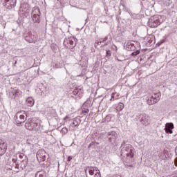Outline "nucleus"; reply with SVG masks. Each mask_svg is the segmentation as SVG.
<instances>
[{
	"label": "nucleus",
	"instance_id": "obj_1",
	"mask_svg": "<svg viewBox=\"0 0 177 177\" xmlns=\"http://www.w3.org/2000/svg\"><path fill=\"white\" fill-rule=\"evenodd\" d=\"M134 149L132 145L129 144H125V142H123L121 145V156L123 157H127V159L129 160V162H133V153Z\"/></svg>",
	"mask_w": 177,
	"mask_h": 177
},
{
	"label": "nucleus",
	"instance_id": "obj_2",
	"mask_svg": "<svg viewBox=\"0 0 177 177\" xmlns=\"http://www.w3.org/2000/svg\"><path fill=\"white\" fill-rule=\"evenodd\" d=\"M32 113L34 112L31 111H28V112L21 111L17 112L14 117V120H15L17 125H20L21 124H23V122H25L28 117H31Z\"/></svg>",
	"mask_w": 177,
	"mask_h": 177
},
{
	"label": "nucleus",
	"instance_id": "obj_3",
	"mask_svg": "<svg viewBox=\"0 0 177 177\" xmlns=\"http://www.w3.org/2000/svg\"><path fill=\"white\" fill-rule=\"evenodd\" d=\"M25 127L28 131H39L41 128V122L39 120L34 118L28 119L25 123Z\"/></svg>",
	"mask_w": 177,
	"mask_h": 177
},
{
	"label": "nucleus",
	"instance_id": "obj_4",
	"mask_svg": "<svg viewBox=\"0 0 177 177\" xmlns=\"http://www.w3.org/2000/svg\"><path fill=\"white\" fill-rule=\"evenodd\" d=\"M161 23H162V17L161 15H157L151 17L148 21V25L151 28H156V27H158Z\"/></svg>",
	"mask_w": 177,
	"mask_h": 177
},
{
	"label": "nucleus",
	"instance_id": "obj_5",
	"mask_svg": "<svg viewBox=\"0 0 177 177\" xmlns=\"http://www.w3.org/2000/svg\"><path fill=\"white\" fill-rule=\"evenodd\" d=\"M88 171V174H86V177H100V171L97 169L96 167H88L85 169V172Z\"/></svg>",
	"mask_w": 177,
	"mask_h": 177
},
{
	"label": "nucleus",
	"instance_id": "obj_6",
	"mask_svg": "<svg viewBox=\"0 0 177 177\" xmlns=\"http://www.w3.org/2000/svg\"><path fill=\"white\" fill-rule=\"evenodd\" d=\"M24 38L26 42H29V44H35L38 39L37 35L32 34L31 32H29L28 34H25L24 35Z\"/></svg>",
	"mask_w": 177,
	"mask_h": 177
},
{
	"label": "nucleus",
	"instance_id": "obj_7",
	"mask_svg": "<svg viewBox=\"0 0 177 177\" xmlns=\"http://www.w3.org/2000/svg\"><path fill=\"white\" fill-rule=\"evenodd\" d=\"M149 118H150L149 117V115H147L146 113H142L137 115L138 121L141 122L142 125H145V127L149 125Z\"/></svg>",
	"mask_w": 177,
	"mask_h": 177
},
{
	"label": "nucleus",
	"instance_id": "obj_8",
	"mask_svg": "<svg viewBox=\"0 0 177 177\" xmlns=\"http://www.w3.org/2000/svg\"><path fill=\"white\" fill-rule=\"evenodd\" d=\"M41 12L39 11V8H33L32 12V19L34 23H39L41 21L40 15Z\"/></svg>",
	"mask_w": 177,
	"mask_h": 177
},
{
	"label": "nucleus",
	"instance_id": "obj_9",
	"mask_svg": "<svg viewBox=\"0 0 177 177\" xmlns=\"http://www.w3.org/2000/svg\"><path fill=\"white\" fill-rule=\"evenodd\" d=\"M17 3V0H4L3 6L10 10L16 6Z\"/></svg>",
	"mask_w": 177,
	"mask_h": 177
},
{
	"label": "nucleus",
	"instance_id": "obj_10",
	"mask_svg": "<svg viewBox=\"0 0 177 177\" xmlns=\"http://www.w3.org/2000/svg\"><path fill=\"white\" fill-rule=\"evenodd\" d=\"M37 159L39 162L42 161H46V153L44 150H39L37 153Z\"/></svg>",
	"mask_w": 177,
	"mask_h": 177
},
{
	"label": "nucleus",
	"instance_id": "obj_11",
	"mask_svg": "<svg viewBox=\"0 0 177 177\" xmlns=\"http://www.w3.org/2000/svg\"><path fill=\"white\" fill-rule=\"evenodd\" d=\"M64 44H68L69 47L71 48H75V45H77V42H75V37H71L65 39Z\"/></svg>",
	"mask_w": 177,
	"mask_h": 177
},
{
	"label": "nucleus",
	"instance_id": "obj_12",
	"mask_svg": "<svg viewBox=\"0 0 177 177\" xmlns=\"http://www.w3.org/2000/svg\"><path fill=\"white\" fill-rule=\"evenodd\" d=\"M174 128H175L174 123L168 122L165 124V131L166 133H174V131H172Z\"/></svg>",
	"mask_w": 177,
	"mask_h": 177
},
{
	"label": "nucleus",
	"instance_id": "obj_13",
	"mask_svg": "<svg viewBox=\"0 0 177 177\" xmlns=\"http://www.w3.org/2000/svg\"><path fill=\"white\" fill-rule=\"evenodd\" d=\"M151 96L154 102H151V104H156V103H158V102H160V99H161V93H153Z\"/></svg>",
	"mask_w": 177,
	"mask_h": 177
},
{
	"label": "nucleus",
	"instance_id": "obj_14",
	"mask_svg": "<svg viewBox=\"0 0 177 177\" xmlns=\"http://www.w3.org/2000/svg\"><path fill=\"white\" fill-rule=\"evenodd\" d=\"M118 136V135L117 134V132L115 131H111L109 133V136L108 138L109 139V142H114V140H115L117 139V137Z\"/></svg>",
	"mask_w": 177,
	"mask_h": 177
},
{
	"label": "nucleus",
	"instance_id": "obj_15",
	"mask_svg": "<svg viewBox=\"0 0 177 177\" xmlns=\"http://www.w3.org/2000/svg\"><path fill=\"white\" fill-rule=\"evenodd\" d=\"M6 144H5V142L1 141L0 142V156H3L4 153H6Z\"/></svg>",
	"mask_w": 177,
	"mask_h": 177
},
{
	"label": "nucleus",
	"instance_id": "obj_16",
	"mask_svg": "<svg viewBox=\"0 0 177 177\" xmlns=\"http://www.w3.org/2000/svg\"><path fill=\"white\" fill-rule=\"evenodd\" d=\"M35 103V101H34V99L32 97H28L26 99V104L29 107H32V106H34Z\"/></svg>",
	"mask_w": 177,
	"mask_h": 177
},
{
	"label": "nucleus",
	"instance_id": "obj_17",
	"mask_svg": "<svg viewBox=\"0 0 177 177\" xmlns=\"http://www.w3.org/2000/svg\"><path fill=\"white\" fill-rule=\"evenodd\" d=\"M73 95H75V96H77V95L80 96V95L82 93V86L76 87L75 89L73 91Z\"/></svg>",
	"mask_w": 177,
	"mask_h": 177
},
{
	"label": "nucleus",
	"instance_id": "obj_18",
	"mask_svg": "<svg viewBox=\"0 0 177 177\" xmlns=\"http://www.w3.org/2000/svg\"><path fill=\"white\" fill-rule=\"evenodd\" d=\"M145 100L147 103L149 104V106H153V104H151V103H153V102H154V99H153V95H149V97H147L145 98Z\"/></svg>",
	"mask_w": 177,
	"mask_h": 177
},
{
	"label": "nucleus",
	"instance_id": "obj_19",
	"mask_svg": "<svg viewBox=\"0 0 177 177\" xmlns=\"http://www.w3.org/2000/svg\"><path fill=\"white\" fill-rule=\"evenodd\" d=\"M124 107H125V105H124L122 102H120L116 106V110L117 111H122V110H124Z\"/></svg>",
	"mask_w": 177,
	"mask_h": 177
},
{
	"label": "nucleus",
	"instance_id": "obj_20",
	"mask_svg": "<svg viewBox=\"0 0 177 177\" xmlns=\"http://www.w3.org/2000/svg\"><path fill=\"white\" fill-rule=\"evenodd\" d=\"M126 48L127 50H133V49H135V45L131 43H127V44L126 45Z\"/></svg>",
	"mask_w": 177,
	"mask_h": 177
},
{
	"label": "nucleus",
	"instance_id": "obj_21",
	"mask_svg": "<svg viewBox=\"0 0 177 177\" xmlns=\"http://www.w3.org/2000/svg\"><path fill=\"white\" fill-rule=\"evenodd\" d=\"M26 167H27V160H23L21 162V169H26Z\"/></svg>",
	"mask_w": 177,
	"mask_h": 177
},
{
	"label": "nucleus",
	"instance_id": "obj_22",
	"mask_svg": "<svg viewBox=\"0 0 177 177\" xmlns=\"http://www.w3.org/2000/svg\"><path fill=\"white\" fill-rule=\"evenodd\" d=\"M35 177H46V174L44 171H37Z\"/></svg>",
	"mask_w": 177,
	"mask_h": 177
},
{
	"label": "nucleus",
	"instance_id": "obj_23",
	"mask_svg": "<svg viewBox=\"0 0 177 177\" xmlns=\"http://www.w3.org/2000/svg\"><path fill=\"white\" fill-rule=\"evenodd\" d=\"M71 126L73 128H75L76 127H78V121L77 119H73V122L71 123Z\"/></svg>",
	"mask_w": 177,
	"mask_h": 177
},
{
	"label": "nucleus",
	"instance_id": "obj_24",
	"mask_svg": "<svg viewBox=\"0 0 177 177\" xmlns=\"http://www.w3.org/2000/svg\"><path fill=\"white\" fill-rule=\"evenodd\" d=\"M111 121V115H107L104 119V122H110Z\"/></svg>",
	"mask_w": 177,
	"mask_h": 177
},
{
	"label": "nucleus",
	"instance_id": "obj_25",
	"mask_svg": "<svg viewBox=\"0 0 177 177\" xmlns=\"http://www.w3.org/2000/svg\"><path fill=\"white\" fill-rule=\"evenodd\" d=\"M109 39V37H105L104 38H102L99 39L100 43L103 44V42H106Z\"/></svg>",
	"mask_w": 177,
	"mask_h": 177
},
{
	"label": "nucleus",
	"instance_id": "obj_26",
	"mask_svg": "<svg viewBox=\"0 0 177 177\" xmlns=\"http://www.w3.org/2000/svg\"><path fill=\"white\" fill-rule=\"evenodd\" d=\"M61 132H62V133H63V135H66V133H67L68 132V129L66 127H64L61 130Z\"/></svg>",
	"mask_w": 177,
	"mask_h": 177
},
{
	"label": "nucleus",
	"instance_id": "obj_27",
	"mask_svg": "<svg viewBox=\"0 0 177 177\" xmlns=\"http://www.w3.org/2000/svg\"><path fill=\"white\" fill-rule=\"evenodd\" d=\"M139 53H140V51L139 50H137L135 52H133L131 53V56H138V55H139Z\"/></svg>",
	"mask_w": 177,
	"mask_h": 177
},
{
	"label": "nucleus",
	"instance_id": "obj_28",
	"mask_svg": "<svg viewBox=\"0 0 177 177\" xmlns=\"http://www.w3.org/2000/svg\"><path fill=\"white\" fill-rule=\"evenodd\" d=\"M111 48V49H113V50H115V52H117V50H118L117 46L112 44Z\"/></svg>",
	"mask_w": 177,
	"mask_h": 177
},
{
	"label": "nucleus",
	"instance_id": "obj_29",
	"mask_svg": "<svg viewBox=\"0 0 177 177\" xmlns=\"http://www.w3.org/2000/svg\"><path fill=\"white\" fill-rule=\"evenodd\" d=\"M111 56V51L110 50H106V57H110Z\"/></svg>",
	"mask_w": 177,
	"mask_h": 177
},
{
	"label": "nucleus",
	"instance_id": "obj_30",
	"mask_svg": "<svg viewBox=\"0 0 177 177\" xmlns=\"http://www.w3.org/2000/svg\"><path fill=\"white\" fill-rule=\"evenodd\" d=\"M100 44H102V43H100V41H95V43L94 44L95 48H97L98 46L100 45Z\"/></svg>",
	"mask_w": 177,
	"mask_h": 177
},
{
	"label": "nucleus",
	"instance_id": "obj_31",
	"mask_svg": "<svg viewBox=\"0 0 177 177\" xmlns=\"http://www.w3.org/2000/svg\"><path fill=\"white\" fill-rule=\"evenodd\" d=\"M53 67H55V68H60L61 66L58 63H57L55 65H53Z\"/></svg>",
	"mask_w": 177,
	"mask_h": 177
},
{
	"label": "nucleus",
	"instance_id": "obj_32",
	"mask_svg": "<svg viewBox=\"0 0 177 177\" xmlns=\"http://www.w3.org/2000/svg\"><path fill=\"white\" fill-rule=\"evenodd\" d=\"M25 6L28 7V4H21V9H24Z\"/></svg>",
	"mask_w": 177,
	"mask_h": 177
},
{
	"label": "nucleus",
	"instance_id": "obj_33",
	"mask_svg": "<svg viewBox=\"0 0 177 177\" xmlns=\"http://www.w3.org/2000/svg\"><path fill=\"white\" fill-rule=\"evenodd\" d=\"M88 113H89V109L83 110V113L84 114V115H85V114H88Z\"/></svg>",
	"mask_w": 177,
	"mask_h": 177
},
{
	"label": "nucleus",
	"instance_id": "obj_34",
	"mask_svg": "<svg viewBox=\"0 0 177 177\" xmlns=\"http://www.w3.org/2000/svg\"><path fill=\"white\" fill-rule=\"evenodd\" d=\"M110 44H111V41H106V42L104 44V46H107V45H110Z\"/></svg>",
	"mask_w": 177,
	"mask_h": 177
},
{
	"label": "nucleus",
	"instance_id": "obj_35",
	"mask_svg": "<svg viewBox=\"0 0 177 177\" xmlns=\"http://www.w3.org/2000/svg\"><path fill=\"white\" fill-rule=\"evenodd\" d=\"M114 95H115V93H113L111 95V100H113V99H114Z\"/></svg>",
	"mask_w": 177,
	"mask_h": 177
},
{
	"label": "nucleus",
	"instance_id": "obj_36",
	"mask_svg": "<svg viewBox=\"0 0 177 177\" xmlns=\"http://www.w3.org/2000/svg\"><path fill=\"white\" fill-rule=\"evenodd\" d=\"M24 157V154H23V153H21V154H19V158H23Z\"/></svg>",
	"mask_w": 177,
	"mask_h": 177
},
{
	"label": "nucleus",
	"instance_id": "obj_37",
	"mask_svg": "<svg viewBox=\"0 0 177 177\" xmlns=\"http://www.w3.org/2000/svg\"><path fill=\"white\" fill-rule=\"evenodd\" d=\"M73 160V156H68L67 160L71 161Z\"/></svg>",
	"mask_w": 177,
	"mask_h": 177
},
{
	"label": "nucleus",
	"instance_id": "obj_38",
	"mask_svg": "<svg viewBox=\"0 0 177 177\" xmlns=\"http://www.w3.org/2000/svg\"><path fill=\"white\" fill-rule=\"evenodd\" d=\"M175 165H176V167H177V157L175 159Z\"/></svg>",
	"mask_w": 177,
	"mask_h": 177
},
{
	"label": "nucleus",
	"instance_id": "obj_39",
	"mask_svg": "<svg viewBox=\"0 0 177 177\" xmlns=\"http://www.w3.org/2000/svg\"><path fill=\"white\" fill-rule=\"evenodd\" d=\"M12 161H13L14 162H16L17 161V159L13 158V159H12Z\"/></svg>",
	"mask_w": 177,
	"mask_h": 177
},
{
	"label": "nucleus",
	"instance_id": "obj_40",
	"mask_svg": "<svg viewBox=\"0 0 177 177\" xmlns=\"http://www.w3.org/2000/svg\"><path fill=\"white\" fill-rule=\"evenodd\" d=\"M68 118V116H66L64 120H67Z\"/></svg>",
	"mask_w": 177,
	"mask_h": 177
},
{
	"label": "nucleus",
	"instance_id": "obj_41",
	"mask_svg": "<svg viewBox=\"0 0 177 177\" xmlns=\"http://www.w3.org/2000/svg\"><path fill=\"white\" fill-rule=\"evenodd\" d=\"M129 167H130L131 168H132V167H133V165H129Z\"/></svg>",
	"mask_w": 177,
	"mask_h": 177
},
{
	"label": "nucleus",
	"instance_id": "obj_42",
	"mask_svg": "<svg viewBox=\"0 0 177 177\" xmlns=\"http://www.w3.org/2000/svg\"><path fill=\"white\" fill-rule=\"evenodd\" d=\"M22 12H26V10H24V9H22Z\"/></svg>",
	"mask_w": 177,
	"mask_h": 177
},
{
	"label": "nucleus",
	"instance_id": "obj_43",
	"mask_svg": "<svg viewBox=\"0 0 177 177\" xmlns=\"http://www.w3.org/2000/svg\"><path fill=\"white\" fill-rule=\"evenodd\" d=\"M118 96V94H117V97ZM115 99H118V97H116Z\"/></svg>",
	"mask_w": 177,
	"mask_h": 177
},
{
	"label": "nucleus",
	"instance_id": "obj_44",
	"mask_svg": "<svg viewBox=\"0 0 177 177\" xmlns=\"http://www.w3.org/2000/svg\"><path fill=\"white\" fill-rule=\"evenodd\" d=\"M19 92H20V91H17V94L19 93Z\"/></svg>",
	"mask_w": 177,
	"mask_h": 177
},
{
	"label": "nucleus",
	"instance_id": "obj_45",
	"mask_svg": "<svg viewBox=\"0 0 177 177\" xmlns=\"http://www.w3.org/2000/svg\"><path fill=\"white\" fill-rule=\"evenodd\" d=\"M176 156H177V153L176 152Z\"/></svg>",
	"mask_w": 177,
	"mask_h": 177
},
{
	"label": "nucleus",
	"instance_id": "obj_46",
	"mask_svg": "<svg viewBox=\"0 0 177 177\" xmlns=\"http://www.w3.org/2000/svg\"><path fill=\"white\" fill-rule=\"evenodd\" d=\"M176 149H177V147H176Z\"/></svg>",
	"mask_w": 177,
	"mask_h": 177
}]
</instances>
